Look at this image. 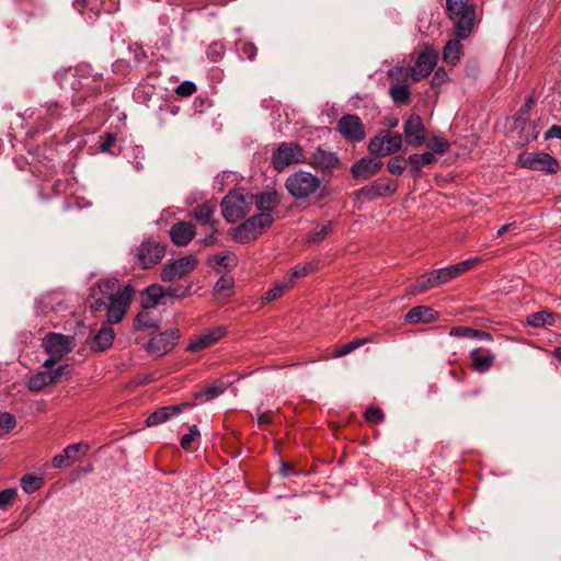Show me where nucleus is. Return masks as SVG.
<instances>
[{
  "instance_id": "nucleus-1",
  "label": "nucleus",
  "mask_w": 561,
  "mask_h": 561,
  "mask_svg": "<svg viewBox=\"0 0 561 561\" xmlns=\"http://www.w3.org/2000/svg\"><path fill=\"white\" fill-rule=\"evenodd\" d=\"M445 14L454 25L455 35L468 38L476 22V4L470 0H446Z\"/></svg>"
},
{
  "instance_id": "nucleus-2",
  "label": "nucleus",
  "mask_w": 561,
  "mask_h": 561,
  "mask_svg": "<svg viewBox=\"0 0 561 561\" xmlns=\"http://www.w3.org/2000/svg\"><path fill=\"white\" fill-rule=\"evenodd\" d=\"M254 194L240 187L230 191L221 201V214L228 222H237L250 213Z\"/></svg>"
},
{
  "instance_id": "nucleus-3",
  "label": "nucleus",
  "mask_w": 561,
  "mask_h": 561,
  "mask_svg": "<svg viewBox=\"0 0 561 561\" xmlns=\"http://www.w3.org/2000/svg\"><path fill=\"white\" fill-rule=\"evenodd\" d=\"M397 191V181L385 176L378 178L354 193L353 204L359 209L364 204L378 198L390 197L394 195Z\"/></svg>"
},
{
  "instance_id": "nucleus-4",
  "label": "nucleus",
  "mask_w": 561,
  "mask_h": 561,
  "mask_svg": "<svg viewBox=\"0 0 561 561\" xmlns=\"http://www.w3.org/2000/svg\"><path fill=\"white\" fill-rule=\"evenodd\" d=\"M321 186V179L308 171H296L285 181L287 192L298 201L309 199Z\"/></svg>"
},
{
  "instance_id": "nucleus-5",
  "label": "nucleus",
  "mask_w": 561,
  "mask_h": 561,
  "mask_svg": "<svg viewBox=\"0 0 561 561\" xmlns=\"http://www.w3.org/2000/svg\"><path fill=\"white\" fill-rule=\"evenodd\" d=\"M457 278L451 265L432 270L420 275L412 284L407 287L409 295H417L425 293L430 289L439 287L444 284Z\"/></svg>"
},
{
  "instance_id": "nucleus-6",
  "label": "nucleus",
  "mask_w": 561,
  "mask_h": 561,
  "mask_svg": "<svg viewBox=\"0 0 561 561\" xmlns=\"http://www.w3.org/2000/svg\"><path fill=\"white\" fill-rule=\"evenodd\" d=\"M305 163L320 173L323 180L333 178L334 173L342 167L341 159L336 152L325 150L320 146L309 156L306 154Z\"/></svg>"
},
{
  "instance_id": "nucleus-7",
  "label": "nucleus",
  "mask_w": 561,
  "mask_h": 561,
  "mask_svg": "<svg viewBox=\"0 0 561 561\" xmlns=\"http://www.w3.org/2000/svg\"><path fill=\"white\" fill-rule=\"evenodd\" d=\"M180 339L181 331L178 328H171L152 335L144 348L150 356L161 358L178 345Z\"/></svg>"
},
{
  "instance_id": "nucleus-8",
  "label": "nucleus",
  "mask_w": 561,
  "mask_h": 561,
  "mask_svg": "<svg viewBox=\"0 0 561 561\" xmlns=\"http://www.w3.org/2000/svg\"><path fill=\"white\" fill-rule=\"evenodd\" d=\"M73 337L61 333H48L43 340V346L49 357L44 362V368L54 367L72 350Z\"/></svg>"
},
{
  "instance_id": "nucleus-9",
  "label": "nucleus",
  "mask_w": 561,
  "mask_h": 561,
  "mask_svg": "<svg viewBox=\"0 0 561 561\" xmlns=\"http://www.w3.org/2000/svg\"><path fill=\"white\" fill-rule=\"evenodd\" d=\"M85 68H77L76 73H73L70 78V87L75 92L71 96V103L73 106H77L89 98L98 95L102 92L101 84H92L91 78L85 76Z\"/></svg>"
},
{
  "instance_id": "nucleus-10",
  "label": "nucleus",
  "mask_w": 561,
  "mask_h": 561,
  "mask_svg": "<svg viewBox=\"0 0 561 561\" xmlns=\"http://www.w3.org/2000/svg\"><path fill=\"white\" fill-rule=\"evenodd\" d=\"M305 162L306 152L297 142H282L272 154V165L278 172H282L290 164Z\"/></svg>"
},
{
  "instance_id": "nucleus-11",
  "label": "nucleus",
  "mask_w": 561,
  "mask_h": 561,
  "mask_svg": "<svg viewBox=\"0 0 561 561\" xmlns=\"http://www.w3.org/2000/svg\"><path fill=\"white\" fill-rule=\"evenodd\" d=\"M517 164L520 168L540 171L546 174H554L559 170L558 160L547 152L524 151L517 157Z\"/></svg>"
},
{
  "instance_id": "nucleus-12",
  "label": "nucleus",
  "mask_w": 561,
  "mask_h": 561,
  "mask_svg": "<svg viewBox=\"0 0 561 561\" xmlns=\"http://www.w3.org/2000/svg\"><path fill=\"white\" fill-rule=\"evenodd\" d=\"M167 247L153 240H145L137 248L134 263L140 268L148 270L159 264L165 255Z\"/></svg>"
},
{
  "instance_id": "nucleus-13",
  "label": "nucleus",
  "mask_w": 561,
  "mask_h": 561,
  "mask_svg": "<svg viewBox=\"0 0 561 561\" xmlns=\"http://www.w3.org/2000/svg\"><path fill=\"white\" fill-rule=\"evenodd\" d=\"M403 138L398 133L381 130L374 136L368 144V150L371 154L388 156L401 150Z\"/></svg>"
},
{
  "instance_id": "nucleus-14",
  "label": "nucleus",
  "mask_w": 561,
  "mask_h": 561,
  "mask_svg": "<svg viewBox=\"0 0 561 561\" xmlns=\"http://www.w3.org/2000/svg\"><path fill=\"white\" fill-rule=\"evenodd\" d=\"M198 265V260L188 254L178 260L171 261L161 270L160 278L162 282L170 283L192 273Z\"/></svg>"
},
{
  "instance_id": "nucleus-15",
  "label": "nucleus",
  "mask_w": 561,
  "mask_h": 561,
  "mask_svg": "<svg viewBox=\"0 0 561 561\" xmlns=\"http://www.w3.org/2000/svg\"><path fill=\"white\" fill-rule=\"evenodd\" d=\"M68 365H59L58 367L45 368L32 376L28 380L27 388L32 392H39L49 385H55L61 381L62 377L68 379Z\"/></svg>"
},
{
  "instance_id": "nucleus-16",
  "label": "nucleus",
  "mask_w": 561,
  "mask_h": 561,
  "mask_svg": "<svg viewBox=\"0 0 561 561\" xmlns=\"http://www.w3.org/2000/svg\"><path fill=\"white\" fill-rule=\"evenodd\" d=\"M134 289L131 286H126L116 298L107 301L103 311H106L107 322L111 324L119 323L131 302Z\"/></svg>"
},
{
  "instance_id": "nucleus-17",
  "label": "nucleus",
  "mask_w": 561,
  "mask_h": 561,
  "mask_svg": "<svg viewBox=\"0 0 561 561\" xmlns=\"http://www.w3.org/2000/svg\"><path fill=\"white\" fill-rule=\"evenodd\" d=\"M339 133L351 142H359L365 139V127L360 118L355 114H345L337 121Z\"/></svg>"
},
{
  "instance_id": "nucleus-18",
  "label": "nucleus",
  "mask_w": 561,
  "mask_h": 561,
  "mask_svg": "<svg viewBox=\"0 0 561 561\" xmlns=\"http://www.w3.org/2000/svg\"><path fill=\"white\" fill-rule=\"evenodd\" d=\"M227 333L222 325L203 331L199 335L191 339L185 347V352L199 353L220 341Z\"/></svg>"
},
{
  "instance_id": "nucleus-19",
  "label": "nucleus",
  "mask_w": 561,
  "mask_h": 561,
  "mask_svg": "<svg viewBox=\"0 0 561 561\" xmlns=\"http://www.w3.org/2000/svg\"><path fill=\"white\" fill-rule=\"evenodd\" d=\"M403 134L408 145L419 148L425 144L426 128L420 115L411 114L403 124Z\"/></svg>"
},
{
  "instance_id": "nucleus-20",
  "label": "nucleus",
  "mask_w": 561,
  "mask_h": 561,
  "mask_svg": "<svg viewBox=\"0 0 561 561\" xmlns=\"http://www.w3.org/2000/svg\"><path fill=\"white\" fill-rule=\"evenodd\" d=\"M382 164V161L377 158H362L352 164L350 172L354 180L366 181L376 175Z\"/></svg>"
},
{
  "instance_id": "nucleus-21",
  "label": "nucleus",
  "mask_w": 561,
  "mask_h": 561,
  "mask_svg": "<svg viewBox=\"0 0 561 561\" xmlns=\"http://www.w3.org/2000/svg\"><path fill=\"white\" fill-rule=\"evenodd\" d=\"M437 64V55L433 51H423L421 53L414 66L411 70V78L414 82H419L426 77L430 76V73L433 71Z\"/></svg>"
},
{
  "instance_id": "nucleus-22",
  "label": "nucleus",
  "mask_w": 561,
  "mask_h": 561,
  "mask_svg": "<svg viewBox=\"0 0 561 561\" xmlns=\"http://www.w3.org/2000/svg\"><path fill=\"white\" fill-rule=\"evenodd\" d=\"M169 233L173 244L185 247L194 239L196 229L190 221H179L171 227Z\"/></svg>"
},
{
  "instance_id": "nucleus-23",
  "label": "nucleus",
  "mask_w": 561,
  "mask_h": 561,
  "mask_svg": "<svg viewBox=\"0 0 561 561\" xmlns=\"http://www.w3.org/2000/svg\"><path fill=\"white\" fill-rule=\"evenodd\" d=\"M194 403H182L179 405L162 407L146 419L147 426H157L163 422H167L170 417L182 413L184 410L193 408Z\"/></svg>"
},
{
  "instance_id": "nucleus-24",
  "label": "nucleus",
  "mask_w": 561,
  "mask_h": 561,
  "mask_svg": "<svg viewBox=\"0 0 561 561\" xmlns=\"http://www.w3.org/2000/svg\"><path fill=\"white\" fill-rule=\"evenodd\" d=\"M472 370L484 374L489 371L495 362V354L488 348L477 347L470 352Z\"/></svg>"
},
{
  "instance_id": "nucleus-25",
  "label": "nucleus",
  "mask_w": 561,
  "mask_h": 561,
  "mask_svg": "<svg viewBox=\"0 0 561 561\" xmlns=\"http://www.w3.org/2000/svg\"><path fill=\"white\" fill-rule=\"evenodd\" d=\"M61 110L58 102L49 103L45 106L44 112L39 111L35 123V133H44L49 129L54 121L61 118Z\"/></svg>"
},
{
  "instance_id": "nucleus-26",
  "label": "nucleus",
  "mask_w": 561,
  "mask_h": 561,
  "mask_svg": "<svg viewBox=\"0 0 561 561\" xmlns=\"http://www.w3.org/2000/svg\"><path fill=\"white\" fill-rule=\"evenodd\" d=\"M438 312L427 306H416L411 308L404 316L408 323H432L438 319Z\"/></svg>"
},
{
  "instance_id": "nucleus-27",
  "label": "nucleus",
  "mask_w": 561,
  "mask_h": 561,
  "mask_svg": "<svg viewBox=\"0 0 561 561\" xmlns=\"http://www.w3.org/2000/svg\"><path fill=\"white\" fill-rule=\"evenodd\" d=\"M164 297V288L158 284L149 285L145 290L140 293V306L145 310H150L161 304V299Z\"/></svg>"
},
{
  "instance_id": "nucleus-28",
  "label": "nucleus",
  "mask_w": 561,
  "mask_h": 561,
  "mask_svg": "<svg viewBox=\"0 0 561 561\" xmlns=\"http://www.w3.org/2000/svg\"><path fill=\"white\" fill-rule=\"evenodd\" d=\"M227 388H228V383H226L225 381L218 379L214 383H211L210 386H208V387L204 388L203 390L196 392L194 394V401L192 403H194V407H195L197 404H203V403H206L208 401H211L215 398H217L220 394H222L227 390Z\"/></svg>"
},
{
  "instance_id": "nucleus-29",
  "label": "nucleus",
  "mask_w": 561,
  "mask_h": 561,
  "mask_svg": "<svg viewBox=\"0 0 561 561\" xmlns=\"http://www.w3.org/2000/svg\"><path fill=\"white\" fill-rule=\"evenodd\" d=\"M255 207L262 213H270L280 203V196L276 190L265 191L254 195Z\"/></svg>"
},
{
  "instance_id": "nucleus-30",
  "label": "nucleus",
  "mask_w": 561,
  "mask_h": 561,
  "mask_svg": "<svg viewBox=\"0 0 561 561\" xmlns=\"http://www.w3.org/2000/svg\"><path fill=\"white\" fill-rule=\"evenodd\" d=\"M114 337V330L110 327H103L92 339L90 348L94 352H104L112 346Z\"/></svg>"
},
{
  "instance_id": "nucleus-31",
  "label": "nucleus",
  "mask_w": 561,
  "mask_h": 561,
  "mask_svg": "<svg viewBox=\"0 0 561 561\" xmlns=\"http://www.w3.org/2000/svg\"><path fill=\"white\" fill-rule=\"evenodd\" d=\"M460 39L461 38L457 37L447 42L443 50V59L445 62L454 66L459 62L463 56V46Z\"/></svg>"
},
{
  "instance_id": "nucleus-32",
  "label": "nucleus",
  "mask_w": 561,
  "mask_h": 561,
  "mask_svg": "<svg viewBox=\"0 0 561 561\" xmlns=\"http://www.w3.org/2000/svg\"><path fill=\"white\" fill-rule=\"evenodd\" d=\"M373 342H375V339H374L373 335L371 336H366V337L354 339L353 341H351L348 343L335 346L332 350L331 357H333V358L343 357V356L354 352L358 347L364 346V345H366L368 343H373Z\"/></svg>"
},
{
  "instance_id": "nucleus-33",
  "label": "nucleus",
  "mask_w": 561,
  "mask_h": 561,
  "mask_svg": "<svg viewBox=\"0 0 561 561\" xmlns=\"http://www.w3.org/2000/svg\"><path fill=\"white\" fill-rule=\"evenodd\" d=\"M450 336L455 337H470L478 339L482 341H492L493 336L490 332L473 329L470 327H453L449 331Z\"/></svg>"
},
{
  "instance_id": "nucleus-34",
  "label": "nucleus",
  "mask_w": 561,
  "mask_h": 561,
  "mask_svg": "<svg viewBox=\"0 0 561 561\" xmlns=\"http://www.w3.org/2000/svg\"><path fill=\"white\" fill-rule=\"evenodd\" d=\"M259 236L256 230L244 220L233 229L232 240L237 243L244 244L256 240Z\"/></svg>"
},
{
  "instance_id": "nucleus-35",
  "label": "nucleus",
  "mask_w": 561,
  "mask_h": 561,
  "mask_svg": "<svg viewBox=\"0 0 561 561\" xmlns=\"http://www.w3.org/2000/svg\"><path fill=\"white\" fill-rule=\"evenodd\" d=\"M159 327L160 321L158 319H154L149 310L145 309L137 313L133 322V328L136 331L159 329Z\"/></svg>"
},
{
  "instance_id": "nucleus-36",
  "label": "nucleus",
  "mask_w": 561,
  "mask_h": 561,
  "mask_svg": "<svg viewBox=\"0 0 561 561\" xmlns=\"http://www.w3.org/2000/svg\"><path fill=\"white\" fill-rule=\"evenodd\" d=\"M96 284L91 287L90 296L93 299V302L90 305V310L93 313H98L103 311L104 307L107 305V301L113 300L111 296H106Z\"/></svg>"
},
{
  "instance_id": "nucleus-37",
  "label": "nucleus",
  "mask_w": 561,
  "mask_h": 561,
  "mask_svg": "<svg viewBox=\"0 0 561 561\" xmlns=\"http://www.w3.org/2000/svg\"><path fill=\"white\" fill-rule=\"evenodd\" d=\"M334 221L330 220L325 224L317 225L307 236L308 243H320L323 241L332 231Z\"/></svg>"
},
{
  "instance_id": "nucleus-38",
  "label": "nucleus",
  "mask_w": 561,
  "mask_h": 561,
  "mask_svg": "<svg viewBox=\"0 0 561 561\" xmlns=\"http://www.w3.org/2000/svg\"><path fill=\"white\" fill-rule=\"evenodd\" d=\"M554 317L556 316L552 312L543 310L528 314L526 322L533 328H542L546 325H553Z\"/></svg>"
},
{
  "instance_id": "nucleus-39",
  "label": "nucleus",
  "mask_w": 561,
  "mask_h": 561,
  "mask_svg": "<svg viewBox=\"0 0 561 561\" xmlns=\"http://www.w3.org/2000/svg\"><path fill=\"white\" fill-rule=\"evenodd\" d=\"M247 221L252 226L256 232L261 236L266 228H270L274 222V217L272 214L265 211L253 215L247 219Z\"/></svg>"
},
{
  "instance_id": "nucleus-40",
  "label": "nucleus",
  "mask_w": 561,
  "mask_h": 561,
  "mask_svg": "<svg viewBox=\"0 0 561 561\" xmlns=\"http://www.w3.org/2000/svg\"><path fill=\"white\" fill-rule=\"evenodd\" d=\"M214 213H215V207L209 202H205V203L198 205L193 210V216L202 225H206V224L214 225L216 222V221H211V216L214 215Z\"/></svg>"
},
{
  "instance_id": "nucleus-41",
  "label": "nucleus",
  "mask_w": 561,
  "mask_h": 561,
  "mask_svg": "<svg viewBox=\"0 0 561 561\" xmlns=\"http://www.w3.org/2000/svg\"><path fill=\"white\" fill-rule=\"evenodd\" d=\"M75 9L80 13L87 14L88 19H93L99 15V0H75Z\"/></svg>"
},
{
  "instance_id": "nucleus-42",
  "label": "nucleus",
  "mask_w": 561,
  "mask_h": 561,
  "mask_svg": "<svg viewBox=\"0 0 561 561\" xmlns=\"http://www.w3.org/2000/svg\"><path fill=\"white\" fill-rule=\"evenodd\" d=\"M390 95L397 104H408L410 101V89L407 84H394L390 87Z\"/></svg>"
},
{
  "instance_id": "nucleus-43",
  "label": "nucleus",
  "mask_w": 561,
  "mask_h": 561,
  "mask_svg": "<svg viewBox=\"0 0 561 561\" xmlns=\"http://www.w3.org/2000/svg\"><path fill=\"white\" fill-rule=\"evenodd\" d=\"M43 484L44 480L42 477L25 474L21 478V486L27 494L35 493L43 486Z\"/></svg>"
},
{
  "instance_id": "nucleus-44",
  "label": "nucleus",
  "mask_w": 561,
  "mask_h": 561,
  "mask_svg": "<svg viewBox=\"0 0 561 561\" xmlns=\"http://www.w3.org/2000/svg\"><path fill=\"white\" fill-rule=\"evenodd\" d=\"M211 262L218 266H224L227 270H233L238 265V257L232 252H222L215 254Z\"/></svg>"
},
{
  "instance_id": "nucleus-45",
  "label": "nucleus",
  "mask_w": 561,
  "mask_h": 561,
  "mask_svg": "<svg viewBox=\"0 0 561 561\" xmlns=\"http://www.w3.org/2000/svg\"><path fill=\"white\" fill-rule=\"evenodd\" d=\"M290 287H293L291 279H288L287 283L277 284L271 289H268L264 296L262 297L263 301L271 302L273 300H276L280 296L284 295L285 291H287Z\"/></svg>"
},
{
  "instance_id": "nucleus-46",
  "label": "nucleus",
  "mask_w": 561,
  "mask_h": 561,
  "mask_svg": "<svg viewBox=\"0 0 561 561\" xmlns=\"http://www.w3.org/2000/svg\"><path fill=\"white\" fill-rule=\"evenodd\" d=\"M408 162V159H405L403 156H394L388 161L387 170L392 175L399 176L405 171Z\"/></svg>"
},
{
  "instance_id": "nucleus-47",
  "label": "nucleus",
  "mask_w": 561,
  "mask_h": 561,
  "mask_svg": "<svg viewBox=\"0 0 561 561\" xmlns=\"http://www.w3.org/2000/svg\"><path fill=\"white\" fill-rule=\"evenodd\" d=\"M226 53V46L222 42L216 41L209 44L206 50L207 58L211 62L220 61Z\"/></svg>"
},
{
  "instance_id": "nucleus-48",
  "label": "nucleus",
  "mask_w": 561,
  "mask_h": 561,
  "mask_svg": "<svg viewBox=\"0 0 561 561\" xmlns=\"http://www.w3.org/2000/svg\"><path fill=\"white\" fill-rule=\"evenodd\" d=\"M233 277L224 275L216 282L214 290L218 294H225L226 297H230L233 294Z\"/></svg>"
},
{
  "instance_id": "nucleus-49",
  "label": "nucleus",
  "mask_w": 561,
  "mask_h": 561,
  "mask_svg": "<svg viewBox=\"0 0 561 561\" xmlns=\"http://www.w3.org/2000/svg\"><path fill=\"white\" fill-rule=\"evenodd\" d=\"M99 287H102L106 296H111L112 298H116L118 294L122 291L119 290V282L116 278L113 279H101L98 283H95Z\"/></svg>"
},
{
  "instance_id": "nucleus-50",
  "label": "nucleus",
  "mask_w": 561,
  "mask_h": 561,
  "mask_svg": "<svg viewBox=\"0 0 561 561\" xmlns=\"http://www.w3.org/2000/svg\"><path fill=\"white\" fill-rule=\"evenodd\" d=\"M427 147L433 151L432 153L443 154L449 150L450 144L447 139L443 137L434 136L427 142Z\"/></svg>"
},
{
  "instance_id": "nucleus-51",
  "label": "nucleus",
  "mask_w": 561,
  "mask_h": 561,
  "mask_svg": "<svg viewBox=\"0 0 561 561\" xmlns=\"http://www.w3.org/2000/svg\"><path fill=\"white\" fill-rule=\"evenodd\" d=\"M16 425V420L13 414L9 412H0V437L8 434Z\"/></svg>"
},
{
  "instance_id": "nucleus-52",
  "label": "nucleus",
  "mask_w": 561,
  "mask_h": 561,
  "mask_svg": "<svg viewBox=\"0 0 561 561\" xmlns=\"http://www.w3.org/2000/svg\"><path fill=\"white\" fill-rule=\"evenodd\" d=\"M408 161H415L417 165L422 169L423 165L434 164L437 161V159L434 153H432L431 151H426L421 154H410Z\"/></svg>"
},
{
  "instance_id": "nucleus-53",
  "label": "nucleus",
  "mask_w": 561,
  "mask_h": 561,
  "mask_svg": "<svg viewBox=\"0 0 561 561\" xmlns=\"http://www.w3.org/2000/svg\"><path fill=\"white\" fill-rule=\"evenodd\" d=\"M482 262L481 257H471L466 261L459 262L457 264L451 265L454 267V272L456 274V277L460 276L465 272L473 268L477 264Z\"/></svg>"
},
{
  "instance_id": "nucleus-54",
  "label": "nucleus",
  "mask_w": 561,
  "mask_h": 561,
  "mask_svg": "<svg viewBox=\"0 0 561 561\" xmlns=\"http://www.w3.org/2000/svg\"><path fill=\"white\" fill-rule=\"evenodd\" d=\"M239 50H240L241 57H244L250 61H253L257 54V47L255 46L254 43L249 42V41L240 42Z\"/></svg>"
},
{
  "instance_id": "nucleus-55",
  "label": "nucleus",
  "mask_w": 561,
  "mask_h": 561,
  "mask_svg": "<svg viewBox=\"0 0 561 561\" xmlns=\"http://www.w3.org/2000/svg\"><path fill=\"white\" fill-rule=\"evenodd\" d=\"M201 435L199 430L196 425H192L190 427V433L184 434L180 439V446L188 451L192 450V442L195 439V437H198Z\"/></svg>"
},
{
  "instance_id": "nucleus-56",
  "label": "nucleus",
  "mask_w": 561,
  "mask_h": 561,
  "mask_svg": "<svg viewBox=\"0 0 561 561\" xmlns=\"http://www.w3.org/2000/svg\"><path fill=\"white\" fill-rule=\"evenodd\" d=\"M364 416L367 422L373 424H379L385 420L382 410L378 407H369L366 409Z\"/></svg>"
},
{
  "instance_id": "nucleus-57",
  "label": "nucleus",
  "mask_w": 561,
  "mask_h": 561,
  "mask_svg": "<svg viewBox=\"0 0 561 561\" xmlns=\"http://www.w3.org/2000/svg\"><path fill=\"white\" fill-rule=\"evenodd\" d=\"M192 284L164 288V297L185 298L191 295Z\"/></svg>"
},
{
  "instance_id": "nucleus-58",
  "label": "nucleus",
  "mask_w": 561,
  "mask_h": 561,
  "mask_svg": "<svg viewBox=\"0 0 561 561\" xmlns=\"http://www.w3.org/2000/svg\"><path fill=\"white\" fill-rule=\"evenodd\" d=\"M197 91V87L193 81H183L175 88V94L181 98L192 96Z\"/></svg>"
},
{
  "instance_id": "nucleus-59",
  "label": "nucleus",
  "mask_w": 561,
  "mask_h": 561,
  "mask_svg": "<svg viewBox=\"0 0 561 561\" xmlns=\"http://www.w3.org/2000/svg\"><path fill=\"white\" fill-rule=\"evenodd\" d=\"M112 71L114 75L125 79L130 71V64L125 59H117L112 64Z\"/></svg>"
},
{
  "instance_id": "nucleus-60",
  "label": "nucleus",
  "mask_w": 561,
  "mask_h": 561,
  "mask_svg": "<svg viewBox=\"0 0 561 561\" xmlns=\"http://www.w3.org/2000/svg\"><path fill=\"white\" fill-rule=\"evenodd\" d=\"M317 268V264L309 262L305 265H297L294 267L289 279L294 283L295 278L307 276L309 273L313 272Z\"/></svg>"
},
{
  "instance_id": "nucleus-61",
  "label": "nucleus",
  "mask_w": 561,
  "mask_h": 561,
  "mask_svg": "<svg viewBox=\"0 0 561 561\" xmlns=\"http://www.w3.org/2000/svg\"><path fill=\"white\" fill-rule=\"evenodd\" d=\"M16 496V489L9 488L0 491V508L7 510Z\"/></svg>"
},
{
  "instance_id": "nucleus-62",
  "label": "nucleus",
  "mask_w": 561,
  "mask_h": 561,
  "mask_svg": "<svg viewBox=\"0 0 561 561\" xmlns=\"http://www.w3.org/2000/svg\"><path fill=\"white\" fill-rule=\"evenodd\" d=\"M116 142V135L107 131L100 137V148L103 152H111L112 147Z\"/></svg>"
},
{
  "instance_id": "nucleus-63",
  "label": "nucleus",
  "mask_w": 561,
  "mask_h": 561,
  "mask_svg": "<svg viewBox=\"0 0 561 561\" xmlns=\"http://www.w3.org/2000/svg\"><path fill=\"white\" fill-rule=\"evenodd\" d=\"M448 80V76L443 68L437 69L434 72L431 84L433 89L440 88L443 83Z\"/></svg>"
},
{
  "instance_id": "nucleus-64",
  "label": "nucleus",
  "mask_w": 561,
  "mask_h": 561,
  "mask_svg": "<svg viewBox=\"0 0 561 561\" xmlns=\"http://www.w3.org/2000/svg\"><path fill=\"white\" fill-rule=\"evenodd\" d=\"M82 449L88 450L89 445L84 443L71 444L68 445L64 450L68 455L69 459H73L75 456Z\"/></svg>"
}]
</instances>
